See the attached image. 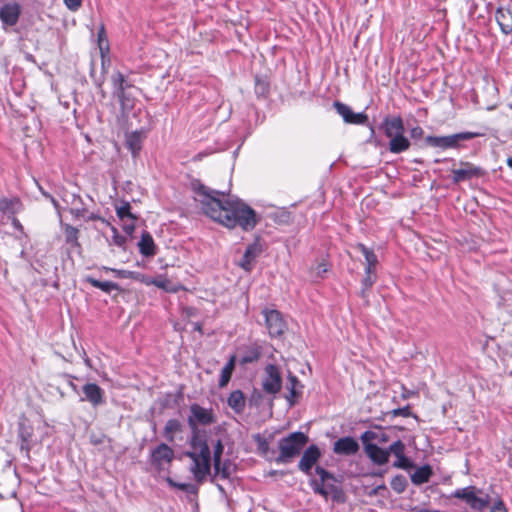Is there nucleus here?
Returning a JSON list of instances; mask_svg holds the SVG:
<instances>
[{
    "instance_id": "09e8293b",
    "label": "nucleus",
    "mask_w": 512,
    "mask_h": 512,
    "mask_svg": "<svg viewBox=\"0 0 512 512\" xmlns=\"http://www.w3.org/2000/svg\"><path fill=\"white\" fill-rule=\"evenodd\" d=\"M135 222H136L135 216L127 218V219H125V221H122V223H123L122 228L128 235H132V233L134 232Z\"/></svg>"
},
{
    "instance_id": "c9c22d12",
    "label": "nucleus",
    "mask_w": 512,
    "mask_h": 512,
    "mask_svg": "<svg viewBox=\"0 0 512 512\" xmlns=\"http://www.w3.org/2000/svg\"><path fill=\"white\" fill-rule=\"evenodd\" d=\"M391 488L398 494L403 493L408 485L404 475L398 474L391 480Z\"/></svg>"
},
{
    "instance_id": "13d9d810",
    "label": "nucleus",
    "mask_w": 512,
    "mask_h": 512,
    "mask_svg": "<svg viewBox=\"0 0 512 512\" xmlns=\"http://www.w3.org/2000/svg\"><path fill=\"white\" fill-rule=\"evenodd\" d=\"M313 490H314L315 493H318V494L323 495L325 497L328 495L327 490L323 486L318 485L316 482H313Z\"/></svg>"
},
{
    "instance_id": "5701e85b",
    "label": "nucleus",
    "mask_w": 512,
    "mask_h": 512,
    "mask_svg": "<svg viewBox=\"0 0 512 512\" xmlns=\"http://www.w3.org/2000/svg\"><path fill=\"white\" fill-rule=\"evenodd\" d=\"M227 404L235 413L240 414L244 411L246 406V398L242 391L235 390L230 393L226 400Z\"/></svg>"
},
{
    "instance_id": "338daca9",
    "label": "nucleus",
    "mask_w": 512,
    "mask_h": 512,
    "mask_svg": "<svg viewBox=\"0 0 512 512\" xmlns=\"http://www.w3.org/2000/svg\"><path fill=\"white\" fill-rule=\"evenodd\" d=\"M44 197L49 199L54 207H58V201L50 193H44Z\"/></svg>"
},
{
    "instance_id": "1a4fd4ad",
    "label": "nucleus",
    "mask_w": 512,
    "mask_h": 512,
    "mask_svg": "<svg viewBox=\"0 0 512 512\" xmlns=\"http://www.w3.org/2000/svg\"><path fill=\"white\" fill-rule=\"evenodd\" d=\"M263 314L265 316L266 327L268 329L269 335L271 337L281 336L287 328L282 314L278 310L274 309L264 310Z\"/></svg>"
},
{
    "instance_id": "4be33fe9",
    "label": "nucleus",
    "mask_w": 512,
    "mask_h": 512,
    "mask_svg": "<svg viewBox=\"0 0 512 512\" xmlns=\"http://www.w3.org/2000/svg\"><path fill=\"white\" fill-rule=\"evenodd\" d=\"M364 451L374 464L384 465L389 461L387 449H383L376 444H366Z\"/></svg>"
},
{
    "instance_id": "bb28decb",
    "label": "nucleus",
    "mask_w": 512,
    "mask_h": 512,
    "mask_svg": "<svg viewBox=\"0 0 512 512\" xmlns=\"http://www.w3.org/2000/svg\"><path fill=\"white\" fill-rule=\"evenodd\" d=\"M288 381H289V387H288L289 396H287L286 398H287V401L289 402L290 406H292L295 403V401L293 399L299 397L302 394L301 389L303 388V385L298 380V378L293 374H290L288 376Z\"/></svg>"
},
{
    "instance_id": "39448f33",
    "label": "nucleus",
    "mask_w": 512,
    "mask_h": 512,
    "mask_svg": "<svg viewBox=\"0 0 512 512\" xmlns=\"http://www.w3.org/2000/svg\"><path fill=\"white\" fill-rule=\"evenodd\" d=\"M308 441L309 437L300 431L290 433L287 437L280 439L278 442L279 455L275 458V462L277 464L291 462L301 453Z\"/></svg>"
},
{
    "instance_id": "20e7f679",
    "label": "nucleus",
    "mask_w": 512,
    "mask_h": 512,
    "mask_svg": "<svg viewBox=\"0 0 512 512\" xmlns=\"http://www.w3.org/2000/svg\"><path fill=\"white\" fill-rule=\"evenodd\" d=\"M192 189L195 193L194 199L201 204L203 212L212 220L224 224V220L222 219L224 205L222 201L212 195L208 191V188L200 182L192 183Z\"/></svg>"
},
{
    "instance_id": "e2e57ef3",
    "label": "nucleus",
    "mask_w": 512,
    "mask_h": 512,
    "mask_svg": "<svg viewBox=\"0 0 512 512\" xmlns=\"http://www.w3.org/2000/svg\"><path fill=\"white\" fill-rule=\"evenodd\" d=\"M86 221H94V220H101L102 222H105V220L100 217L98 214L90 213L87 215L85 214V217H83Z\"/></svg>"
},
{
    "instance_id": "393cba45",
    "label": "nucleus",
    "mask_w": 512,
    "mask_h": 512,
    "mask_svg": "<svg viewBox=\"0 0 512 512\" xmlns=\"http://www.w3.org/2000/svg\"><path fill=\"white\" fill-rule=\"evenodd\" d=\"M357 249L365 257V260H366L365 270H367L368 273H370L371 271H375L376 270V266L378 264V258H377V255L374 253V251L369 249V248H367L362 243L357 244Z\"/></svg>"
},
{
    "instance_id": "dca6fc26",
    "label": "nucleus",
    "mask_w": 512,
    "mask_h": 512,
    "mask_svg": "<svg viewBox=\"0 0 512 512\" xmlns=\"http://www.w3.org/2000/svg\"><path fill=\"white\" fill-rule=\"evenodd\" d=\"M21 14V6L16 2L6 3L0 8V20L5 26L17 24Z\"/></svg>"
},
{
    "instance_id": "e433bc0d",
    "label": "nucleus",
    "mask_w": 512,
    "mask_h": 512,
    "mask_svg": "<svg viewBox=\"0 0 512 512\" xmlns=\"http://www.w3.org/2000/svg\"><path fill=\"white\" fill-rule=\"evenodd\" d=\"M116 214L121 221H125V219L134 217L131 213V205L129 202H123L120 206H116Z\"/></svg>"
},
{
    "instance_id": "4468645a",
    "label": "nucleus",
    "mask_w": 512,
    "mask_h": 512,
    "mask_svg": "<svg viewBox=\"0 0 512 512\" xmlns=\"http://www.w3.org/2000/svg\"><path fill=\"white\" fill-rule=\"evenodd\" d=\"M321 456V452L316 445H310L303 453L298 468L307 475L311 474V469L317 463Z\"/></svg>"
},
{
    "instance_id": "ea45409f",
    "label": "nucleus",
    "mask_w": 512,
    "mask_h": 512,
    "mask_svg": "<svg viewBox=\"0 0 512 512\" xmlns=\"http://www.w3.org/2000/svg\"><path fill=\"white\" fill-rule=\"evenodd\" d=\"M396 461L393 463V467L400 468V469H410L413 466L412 461L405 456V452L402 454H399V456H395Z\"/></svg>"
},
{
    "instance_id": "69168bd1",
    "label": "nucleus",
    "mask_w": 512,
    "mask_h": 512,
    "mask_svg": "<svg viewBox=\"0 0 512 512\" xmlns=\"http://www.w3.org/2000/svg\"><path fill=\"white\" fill-rule=\"evenodd\" d=\"M379 433V438H376L375 440H377L378 442L380 443H385L389 440V437L386 433L384 432H378Z\"/></svg>"
},
{
    "instance_id": "f257e3e1",
    "label": "nucleus",
    "mask_w": 512,
    "mask_h": 512,
    "mask_svg": "<svg viewBox=\"0 0 512 512\" xmlns=\"http://www.w3.org/2000/svg\"><path fill=\"white\" fill-rule=\"evenodd\" d=\"M216 422V416L212 409L204 408L199 404L190 406L188 424L193 436L190 441L191 450L186 454L192 460L191 472L201 481L210 474L211 453L203 435L198 431V426H205Z\"/></svg>"
},
{
    "instance_id": "a878e982",
    "label": "nucleus",
    "mask_w": 512,
    "mask_h": 512,
    "mask_svg": "<svg viewBox=\"0 0 512 512\" xmlns=\"http://www.w3.org/2000/svg\"><path fill=\"white\" fill-rule=\"evenodd\" d=\"M432 468L429 465H424L417 468L411 475V481L415 485L427 483L432 476Z\"/></svg>"
},
{
    "instance_id": "7c9ffc66",
    "label": "nucleus",
    "mask_w": 512,
    "mask_h": 512,
    "mask_svg": "<svg viewBox=\"0 0 512 512\" xmlns=\"http://www.w3.org/2000/svg\"><path fill=\"white\" fill-rule=\"evenodd\" d=\"M141 134L139 132H132L126 137V145L131 151L133 156H136L141 150Z\"/></svg>"
},
{
    "instance_id": "cd10ccee",
    "label": "nucleus",
    "mask_w": 512,
    "mask_h": 512,
    "mask_svg": "<svg viewBox=\"0 0 512 512\" xmlns=\"http://www.w3.org/2000/svg\"><path fill=\"white\" fill-rule=\"evenodd\" d=\"M86 282L92 285L94 288L100 289L101 291L110 294L112 291H121V287L111 281H100L91 276L86 278Z\"/></svg>"
},
{
    "instance_id": "5fc2aeb1",
    "label": "nucleus",
    "mask_w": 512,
    "mask_h": 512,
    "mask_svg": "<svg viewBox=\"0 0 512 512\" xmlns=\"http://www.w3.org/2000/svg\"><path fill=\"white\" fill-rule=\"evenodd\" d=\"M63 2L70 11H77L82 5V0H63Z\"/></svg>"
},
{
    "instance_id": "ddd939ff",
    "label": "nucleus",
    "mask_w": 512,
    "mask_h": 512,
    "mask_svg": "<svg viewBox=\"0 0 512 512\" xmlns=\"http://www.w3.org/2000/svg\"><path fill=\"white\" fill-rule=\"evenodd\" d=\"M82 392L84 396L81 397V401H87L93 407H97L105 403V392L95 383H86L82 388Z\"/></svg>"
},
{
    "instance_id": "9b49d317",
    "label": "nucleus",
    "mask_w": 512,
    "mask_h": 512,
    "mask_svg": "<svg viewBox=\"0 0 512 512\" xmlns=\"http://www.w3.org/2000/svg\"><path fill=\"white\" fill-rule=\"evenodd\" d=\"M333 106L346 123L364 125L368 122L367 114L355 113L348 105L340 101H335Z\"/></svg>"
},
{
    "instance_id": "de8ad7c7",
    "label": "nucleus",
    "mask_w": 512,
    "mask_h": 512,
    "mask_svg": "<svg viewBox=\"0 0 512 512\" xmlns=\"http://www.w3.org/2000/svg\"><path fill=\"white\" fill-rule=\"evenodd\" d=\"M113 236L111 239V244H114L118 247H124L126 243V238L120 235L115 227H112Z\"/></svg>"
},
{
    "instance_id": "bf43d9fd",
    "label": "nucleus",
    "mask_w": 512,
    "mask_h": 512,
    "mask_svg": "<svg viewBox=\"0 0 512 512\" xmlns=\"http://www.w3.org/2000/svg\"><path fill=\"white\" fill-rule=\"evenodd\" d=\"M9 219H11L12 226L16 230H18L21 233L24 232V228H23L22 224L20 223V221L15 216L10 217Z\"/></svg>"
},
{
    "instance_id": "864d4df0",
    "label": "nucleus",
    "mask_w": 512,
    "mask_h": 512,
    "mask_svg": "<svg viewBox=\"0 0 512 512\" xmlns=\"http://www.w3.org/2000/svg\"><path fill=\"white\" fill-rule=\"evenodd\" d=\"M409 135L412 140H419L424 136V130L420 126H415L409 130Z\"/></svg>"
},
{
    "instance_id": "f03ea898",
    "label": "nucleus",
    "mask_w": 512,
    "mask_h": 512,
    "mask_svg": "<svg viewBox=\"0 0 512 512\" xmlns=\"http://www.w3.org/2000/svg\"><path fill=\"white\" fill-rule=\"evenodd\" d=\"M261 221V216L244 201L226 192V227L236 225L244 231L253 230Z\"/></svg>"
},
{
    "instance_id": "b1692460",
    "label": "nucleus",
    "mask_w": 512,
    "mask_h": 512,
    "mask_svg": "<svg viewBox=\"0 0 512 512\" xmlns=\"http://www.w3.org/2000/svg\"><path fill=\"white\" fill-rule=\"evenodd\" d=\"M138 247L140 253L145 257L154 256L156 253L154 240L152 236L146 231L142 233Z\"/></svg>"
},
{
    "instance_id": "8fccbe9b",
    "label": "nucleus",
    "mask_w": 512,
    "mask_h": 512,
    "mask_svg": "<svg viewBox=\"0 0 512 512\" xmlns=\"http://www.w3.org/2000/svg\"><path fill=\"white\" fill-rule=\"evenodd\" d=\"M169 484L171 486L177 487L178 489L185 491L187 493H195L196 488L193 484L190 483H176L169 479Z\"/></svg>"
},
{
    "instance_id": "c03bdc74",
    "label": "nucleus",
    "mask_w": 512,
    "mask_h": 512,
    "mask_svg": "<svg viewBox=\"0 0 512 512\" xmlns=\"http://www.w3.org/2000/svg\"><path fill=\"white\" fill-rule=\"evenodd\" d=\"M260 357V353L257 350H251L247 354L241 357L240 363L247 364L256 362Z\"/></svg>"
},
{
    "instance_id": "774afa93",
    "label": "nucleus",
    "mask_w": 512,
    "mask_h": 512,
    "mask_svg": "<svg viewBox=\"0 0 512 512\" xmlns=\"http://www.w3.org/2000/svg\"><path fill=\"white\" fill-rule=\"evenodd\" d=\"M218 383H219V386H220V387H223V386H224V367H222V368L219 370V379H218Z\"/></svg>"
},
{
    "instance_id": "72a5a7b5",
    "label": "nucleus",
    "mask_w": 512,
    "mask_h": 512,
    "mask_svg": "<svg viewBox=\"0 0 512 512\" xmlns=\"http://www.w3.org/2000/svg\"><path fill=\"white\" fill-rule=\"evenodd\" d=\"M376 280H377V276H376L375 271H371L370 273H368L367 270H365V276L362 279V288L360 291V296L363 299H367V297H368L367 292L374 285Z\"/></svg>"
},
{
    "instance_id": "680f3d73",
    "label": "nucleus",
    "mask_w": 512,
    "mask_h": 512,
    "mask_svg": "<svg viewBox=\"0 0 512 512\" xmlns=\"http://www.w3.org/2000/svg\"><path fill=\"white\" fill-rule=\"evenodd\" d=\"M20 450L25 451L26 455H29L30 451V441L27 440V438H24V441H21L20 443Z\"/></svg>"
},
{
    "instance_id": "4c0bfd02",
    "label": "nucleus",
    "mask_w": 512,
    "mask_h": 512,
    "mask_svg": "<svg viewBox=\"0 0 512 512\" xmlns=\"http://www.w3.org/2000/svg\"><path fill=\"white\" fill-rule=\"evenodd\" d=\"M328 270V264L326 262H320L317 263L316 266L311 267V275L315 279H323Z\"/></svg>"
},
{
    "instance_id": "aec40b11",
    "label": "nucleus",
    "mask_w": 512,
    "mask_h": 512,
    "mask_svg": "<svg viewBox=\"0 0 512 512\" xmlns=\"http://www.w3.org/2000/svg\"><path fill=\"white\" fill-rule=\"evenodd\" d=\"M112 85L114 90V95L117 97L119 102L124 105L126 95L125 91L127 88H130L132 85L126 80L125 76L121 72H115L112 75Z\"/></svg>"
},
{
    "instance_id": "37998d69",
    "label": "nucleus",
    "mask_w": 512,
    "mask_h": 512,
    "mask_svg": "<svg viewBox=\"0 0 512 512\" xmlns=\"http://www.w3.org/2000/svg\"><path fill=\"white\" fill-rule=\"evenodd\" d=\"M387 415L392 416V417H397V416L410 417V416H412V412H411L410 406L406 405L405 407L396 408V409H393L392 411H389L387 413Z\"/></svg>"
},
{
    "instance_id": "2eb2a0df",
    "label": "nucleus",
    "mask_w": 512,
    "mask_h": 512,
    "mask_svg": "<svg viewBox=\"0 0 512 512\" xmlns=\"http://www.w3.org/2000/svg\"><path fill=\"white\" fill-rule=\"evenodd\" d=\"M359 443L351 436L339 438L333 444V452L337 455L351 456L359 451Z\"/></svg>"
},
{
    "instance_id": "412c9836",
    "label": "nucleus",
    "mask_w": 512,
    "mask_h": 512,
    "mask_svg": "<svg viewBox=\"0 0 512 512\" xmlns=\"http://www.w3.org/2000/svg\"><path fill=\"white\" fill-rule=\"evenodd\" d=\"M64 201L70 206V213L76 219L85 217L87 209L83 203L82 198L75 193L66 194Z\"/></svg>"
},
{
    "instance_id": "603ef678",
    "label": "nucleus",
    "mask_w": 512,
    "mask_h": 512,
    "mask_svg": "<svg viewBox=\"0 0 512 512\" xmlns=\"http://www.w3.org/2000/svg\"><path fill=\"white\" fill-rule=\"evenodd\" d=\"M236 356L233 355L229 358L228 362H226V385L230 381L232 371L235 367Z\"/></svg>"
},
{
    "instance_id": "f704fd0d",
    "label": "nucleus",
    "mask_w": 512,
    "mask_h": 512,
    "mask_svg": "<svg viewBox=\"0 0 512 512\" xmlns=\"http://www.w3.org/2000/svg\"><path fill=\"white\" fill-rule=\"evenodd\" d=\"M64 234H65V240H66L67 244H70L71 246H75V247L79 246V242H78L79 230L76 227H74L70 224H65L64 225Z\"/></svg>"
},
{
    "instance_id": "2f4dec72",
    "label": "nucleus",
    "mask_w": 512,
    "mask_h": 512,
    "mask_svg": "<svg viewBox=\"0 0 512 512\" xmlns=\"http://www.w3.org/2000/svg\"><path fill=\"white\" fill-rule=\"evenodd\" d=\"M222 443L221 440L217 441L214 452V469L216 477L224 479V464L221 463Z\"/></svg>"
},
{
    "instance_id": "4d7b16f0",
    "label": "nucleus",
    "mask_w": 512,
    "mask_h": 512,
    "mask_svg": "<svg viewBox=\"0 0 512 512\" xmlns=\"http://www.w3.org/2000/svg\"><path fill=\"white\" fill-rule=\"evenodd\" d=\"M261 399H262V394L259 391L254 390V392L250 398V403L254 404V405H258L259 402L261 401Z\"/></svg>"
},
{
    "instance_id": "0e129e2a",
    "label": "nucleus",
    "mask_w": 512,
    "mask_h": 512,
    "mask_svg": "<svg viewBox=\"0 0 512 512\" xmlns=\"http://www.w3.org/2000/svg\"><path fill=\"white\" fill-rule=\"evenodd\" d=\"M380 490H386L385 484H381V485L375 487L374 489H372V491L369 493V495L376 496V495H378Z\"/></svg>"
},
{
    "instance_id": "6e6d98bb",
    "label": "nucleus",
    "mask_w": 512,
    "mask_h": 512,
    "mask_svg": "<svg viewBox=\"0 0 512 512\" xmlns=\"http://www.w3.org/2000/svg\"><path fill=\"white\" fill-rule=\"evenodd\" d=\"M490 512H508L504 502L498 499L491 507Z\"/></svg>"
},
{
    "instance_id": "a211bd4d",
    "label": "nucleus",
    "mask_w": 512,
    "mask_h": 512,
    "mask_svg": "<svg viewBox=\"0 0 512 512\" xmlns=\"http://www.w3.org/2000/svg\"><path fill=\"white\" fill-rule=\"evenodd\" d=\"M495 20L504 35L512 33V8L500 6L495 11Z\"/></svg>"
},
{
    "instance_id": "473e14b6",
    "label": "nucleus",
    "mask_w": 512,
    "mask_h": 512,
    "mask_svg": "<svg viewBox=\"0 0 512 512\" xmlns=\"http://www.w3.org/2000/svg\"><path fill=\"white\" fill-rule=\"evenodd\" d=\"M180 429V422L177 419H170L166 422L163 435L167 441L173 442L175 433L179 432Z\"/></svg>"
},
{
    "instance_id": "3c124183",
    "label": "nucleus",
    "mask_w": 512,
    "mask_h": 512,
    "mask_svg": "<svg viewBox=\"0 0 512 512\" xmlns=\"http://www.w3.org/2000/svg\"><path fill=\"white\" fill-rule=\"evenodd\" d=\"M257 442V448L262 454H267L269 451V443L265 438H262L259 434L255 437Z\"/></svg>"
},
{
    "instance_id": "49530a36",
    "label": "nucleus",
    "mask_w": 512,
    "mask_h": 512,
    "mask_svg": "<svg viewBox=\"0 0 512 512\" xmlns=\"http://www.w3.org/2000/svg\"><path fill=\"white\" fill-rule=\"evenodd\" d=\"M376 438H379V433L375 432V431H370V430L365 431L360 436V439H361L362 443L364 444V447L366 446V444H372L371 441L375 440Z\"/></svg>"
},
{
    "instance_id": "58836bf2",
    "label": "nucleus",
    "mask_w": 512,
    "mask_h": 512,
    "mask_svg": "<svg viewBox=\"0 0 512 512\" xmlns=\"http://www.w3.org/2000/svg\"><path fill=\"white\" fill-rule=\"evenodd\" d=\"M101 270L105 272H111L114 274L115 277L120 279H132V273L133 271L129 270H123V269H115L107 266H102Z\"/></svg>"
},
{
    "instance_id": "c756f323",
    "label": "nucleus",
    "mask_w": 512,
    "mask_h": 512,
    "mask_svg": "<svg viewBox=\"0 0 512 512\" xmlns=\"http://www.w3.org/2000/svg\"><path fill=\"white\" fill-rule=\"evenodd\" d=\"M255 87L254 91L257 97H267L270 91V82L267 76L256 75L254 78Z\"/></svg>"
},
{
    "instance_id": "a18cd8bd",
    "label": "nucleus",
    "mask_w": 512,
    "mask_h": 512,
    "mask_svg": "<svg viewBox=\"0 0 512 512\" xmlns=\"http://www.w3.org/2000/svg\"><path fill=\"white\" fill-rule=\"evenodd\" d=\"M316 474L320 477V480L322 483L326 482L327 480H335V477L332 473L325 470L324 468L317 466L315 468Z\"/></svg>"
},
{
    "instance_id": "a19ab883",
    "label": "nucleus",
    "mask_w": 512,
    "mask_h": 512,
    "mask_svg": "<svg viewBox=\"0 0 512 512\" xmlns=\"http://www.w3.org/2000/svg\"><path fill=\"white\" fill-rule=\"evenodd\" d=\"M387 452L389 457L391 454L394 456H399V454L405 452V444L401 440H397L387 448Z\"/></svg>"
},
{
    "instance_id": "7ed1b4c3",
    "label": "nucleus",
    "mask_w": 512,
    "mask_h": 512,
    "mask_svg": "<svg viewBox=\"0 0 512 512\" xmlns=\"http://www.w3.org/2000/svg\"><path fill=\"white\" fill-rule=\"evenodd\" d=\"M380 129L389 139L388 149L393 154H400L410 149L411 142L405 136L404 121L401 116H386Z\"/></svg>"
},
{
    "instance_id": "423d86ee",
    "label": "nucleus",
    "mask_w": 512,
    "mask_h": 512,
    "mask_svg": "<svg viewBox=\"0 0 512 512\" xmlns=\"http://www.w3.org/2000/svg\"><path fill=\"white\" fill-rule=\"evenodd\" d=\"M451 497L463 500L472 512H484L491 500L488 494H483V491L475 486L457 489Z\"/></svg>"
},
{
    "instance_id": "6e6552de",
    "label": "nucleus",
    "mask_w": 512,
    "mask_h": 512,
    "mask_svg": "<svg viewBox=\"0 0 512 512\" xmlns=\"http://www.w3.org/2000/svg\"><path fill=\"white\" fill-rule=\"evenodd\" d=\"M282 387V377L279 368L274 364L265 367L262 388L268 394H277Z\"/></svg>"
},
{
    "instance_id": "0eeeda50",
    "label": "nucleus",
    "mask_w": 512,
    "mask_h": 512,
    "mask_svg": "<svg viewBox=\"0 0 512 512\" xmlns=\"http://www.w3.org/2000/svg\"><path fill=\"white\" fill-rule=\"evenodd\" d=\"M484 136L482 132H460L447 136H432L425 137L424 141L427 146L441 148V149H457L460 147L462 141H468L477 137Z\"/></svg>"
},
{
    "instance_id": "c85d7f7f",
    "label": "nucleus",
    "mask_w": 512,
    "mask_h": 512,
    "mask_svg": "<svg viewBox=\"0 0 512 512\" xmlns=\"http://www.w3.org/2000/svg\"><path fill=\"white\" fill-rule=\"evenodd\" d=\"M152 285L164 290L165 292L176 293L180 290L181 286L173 284L165 275H158L153 277Z\"/></svg>"
},
{
    "instance_id": "052dcab7",
    "label": "nucleus",
    "mask_w": 512,
    "mask_h": 512,
    "mask_svg": "<svg viewBox=\"0 0 512 512\" xmlns=\"http://www.w3.org/2000/svg\"><path fill=\"white\" fill-rule=\"evenodd\" d=\"M19 437H20L21 441H24V438H27V440L30 441L31 433L28 430H26L25 428L20 427Z\"/></svg>"
},
{
    "instance_id": "6ab92c4d",
    "label": "nucleus",
    "mask_w": 512,
    "mask_h": 512,
    "mask_svg": "<svg viewBox=\"0 0 512 512\" xmlns=\"http://www.w3.org/2000/svg\"><path fill=\"white\" fill-rule=\"evenodd\" d=\"M23 209V204L18 197L0 199V223L5 216L8 218L15 216Z\"/></svg>"
},
{
    "instance_id": "79ce46f5",
    "label": "nucleus",
    "mask_w": 512,
    "mask_h": 512,
    "mask_svg": "<svg viewBox=\"0 0 512 512\" xmlns=\"http://www.w3.org/2000/svg\"><path fill=\"white\" fill-rule=\"evenodd\" d=\"M132 279L137 281V282H140L142 284H145L146 286H151L152 283H153L152 282L153 281V277L148 276V275L143 274V273H140V272H137V271H133Z\"/></svg>"
},
{
    "instance_id": "f8f14e48",
    "label": "nucleus",
    "mask_w": 512,
    "mask_h": 512,
    "mask_svg": "<svg viewBox=\"0 0 512 512\" xmlns=\"http://www.w3.org/2000/svg\"><path fill=\"white\" fill-rule=\"evenodd\" d=\"M461 168L452 170V180L454 183L478 178L483 175V170L469 162H461Z\"/></svg>"
},
{
    "instance_id": "9d476101",
    "label": "nucleus",
    "mask_w": 512,
    "mask_h": 512,
    "mask_svg": "<svg viewBox=\"0 0 512 512\" xmlns=\"http://www.w3.org/2000/svg\"><path fill=\"white\" fill-rule=\"evenodd\" d=\"M263 252V245L260 237H256L254 242L249 244L238 265L245 271L250 272L253 269V263Z\"/></svg>"
},
{
    "instance_id": "f3484780",
    "label": "nucleus",
    "mask_w": 512,
    "mask_h": 512,
    "mask_svg": "<svg viewBox=\"0 0 512 512\" xmlns=\"http://www.w3.org/2000/svg\"><path fill=\"white\" fill-rule=\"evenodd\" d=\"M174 458L173 450L165 443L159 444L151 452L152 463L157 467L170 464Z\"/></svg>"
}]
</instances>
